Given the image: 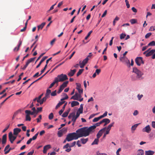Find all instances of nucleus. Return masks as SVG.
Segmentation results:
<instances>
[{"label":"nucleus","mask_w":155,"mask_h":155,"mask_svg":"<svg viewBox=\"0 0 155 155\" xmlns=\"http://www.w3.org/2000/svg\"><path fill=\"white\" fill-rule=\"evenodd\" d=\"M82 104H81L80 106V107L78 110L77 112L79 113V114H82L83 112V106Z\"/></svg>","instance_id":"21"},{"label":"nucleus","mask_w":155,"mask_h":155,"mask_svg":"<svg viewBox=\"0 0 155 155\" xmlns=\"http://www.w3.org/2000/svg\"><path fill=\"white\" fill-rule=\"evenodd\" d=\"M57 77L59 82H63L68 79L67 75L63 74L58 75Z\"/></svg>","instance_id":"4"},{"label":"nucleus","mask_w":155,"mask_h":155,"mask_svg":"<svg viewBox=\"0 0 155 155\" xmlns=\"http://www.w3.org/2000/svg\"><path fill=\"white\" fill-rule=\"evenodd\" d=\"M101 72V70L100 69H97L96 70L95 73L97 75H98Z\"/></svg>","instance_id":"60"},{"label":"nucleus","mask_w":155,"mask_h":155,"mask_svg":"<svg viewBox=\"0 0 155 155\" xmlns=\"http://www.w3.org/2000/svg\"><path fill=\"white\" fill-rule=\"evenodd\" d=\"M101 119V118L100 116L98 117H95L94 118L93 120V122H96L98 121Z\"/></svg>","instance_id":"36"},{"label":"nucleus","mask_w":155,"mask_h":155,"mask_svg":"<svg viewBox=\"0 0 155 155\" xmlns=\"http://www.w3.org/2000/svg\"><path fill=\"white\" fill-rule=\"evenodd\" d=\"M155 30V26H151L149 29V31H153Z\"/></svg>","instance_id":"57"},{"label":"nucleus","mask_w":155,"mask_h":155,"mask_svg":"<svg viewBox=\"0 0 155 155\" xmlns=\"http://www.w3.org/2000/svg\"><path fill=\"white\" fill-rule=\"evenodd\" d=\"M47 97H46L45 96L44 97L42 98V99L40 100V101H39V103H40V104L41 105L42 104L43 102L45 101L47 99Z\"/></svg>","instance_id":"26"},{"label":"nucleus","mask_w":155,"mask_h":155,"mask_svg":"<svg viewBox=\"0 0 155 155\" xmlns=\"http://www.w3.org/2000/svg\"><path fill=\"white\" fill-rule=\"evenodd\" d=\"M155 52V49H152L150 51L145 55L146 57L150 56L153 54Z\"/></svg>","instance_id":"17"},{"label":"nucleus","mask_w":155,"mask_h":155,"mask_svg":"<svg viewBox=\"0 0 155 155\" xmlns=\"http://www.w3.org/2000/svg\"><path fill=\"white\" fill-rule=\"evenodd\" d=\"M151 130V129L149 125L147 126L142 129V132H146L148 133H150Z\"/></svg>","instance_id":"11"},{"label":"nucleus","mask_w":155,"mask_h":155,"mask_svg":"<svg viewBox=\"0 0 155 155\" xmlns=\"http://www.w3.org/2000/svg\"><path fill=\"white\" fill-rule=\"evenodd\" d=\"M107 111H105V113L102 115L100 116V117L101 118L107 116Z\"/></svg>","instance_id":"55"},{"label":"nucleus","mask_w":155,"mask_h":155,"mask_svg":"<svg viewBox=\"0 0 155 155\" xmlns=\"http://www.w3.org/2000/svg\"><path fill=\"white\" fill-rule=\"evenodd\" d=\"M154 153V151L150 150L146 151L145 152V155H153Z\"/></svg>","instance_id":"22"},{"label":"nucleus","mask_w":155,"mask_h":155,"mask_svg":"<svg viewBox=\"0 0 155 155\" xmlns=\"http://www.w3.org/2000/svg\"><path fill=\"white\" fill-rule=\"evenodd\" d=\"M58 82H59V81L58 80V77H57L55 78L54 81L53 82L55 84L56 83H57Z\"/></svg>","instance_id":"50"},{"label":"nucleus","mask_w":155,"mask_h":155,"mask_svg":"<svg viewBox=\"0 0 155 155\" xmlns=\"http://www.w3.org/2000/svg\"><path fill=\"white\" fill-rule=\"evenodd\" d=\"M28 64H29L28 62H26L25 65L24 66L23 68H21V69L23 70H25Z\"/></svg>","instance_id":"62"},{"label":"nucleus","mask_w":155,"mask_h":155,"mask_svg":"<svg viewBox=\"0 0 155 155\" xmlns=\"http://www.w3.org/2000/svg\"><path fill=\"white\" fill-rule=\"evenodd\" d=\"M76 95H74L71 98V99H73L74 100H78L80 102L82 101L83 100V98H82L80 99H79L78 97H76Z\"/></svg>","instance_id":"19"},{"label":"nucleus","mask_w":155,"mask_h":155,"mask_svg":"<svg viewBox=\"0 0 155 155\" xmlns=\"http://www.w3.org/2000/svg\"><path fill=\"white\" fill-rule=\"evenodd\" d=\"M35 58V57L31 58H30V59H28L27 61V62H28L29 64L30 63L34 61Z\"/></svg>","instance_id":"37"},{"label":"nucleus","mask_w":155,"mask_h":155,"mask_svg":"<svg viewBox=\"0 0 155 155\" xmlns=\"http://www.w3.org/2000/svg\"><path fill=\"white\" fill-rule=\"evenodd\" d=\"M76 143L75 141H74L71 144V145L70 146V147H69V148L68 149H66L65 150V151L68 152H70L71 150V147H73L74 145H75Z\"/></svg>","instance_id":"18"},{"label":"nucleus","mask_w":155,"mask_h":155,"mask_svg":"<svg viewBox=\"0 0 155 155\" xmlns=\"http://www.w3.org/2000/svg\"><path fill=\"white\" fill-rule=\"evenodd\" d=\"M47 65H45V66L44 67V68H43V69H42L41 71V74H40L39 75H40L44 71H45V69H46V68H47Z\"/></svg>","instance_id":"46"},{"label":"nucleus","mask_w":155,"mask_h":155,"mask_svg":"<svg viewBox=\"0 0 155 155\" xmlns=\"http://www.w3.org/2000/svg\"><path fill=\"white\" fill-rule=\"evenodd\" d=\"M154 46H155V41H152L148 44V46L149 47Z\"/></svg>","instance_id":"32"},{"label":"nucleus","mask_w":155,"mask_h":155,"mask_svg":"<svg viewBox=\"0 0 155 155\" xmlns=\"http://www.w3.org/2000/svg\"><path fill=\"white\" fill-rule=\"evenodd\" d=\"M69 110H67V111L65 112L62 115V116L64 117H67L69 113Z\"/></svg>","instance_id":"28"},{"label":"nucleus","mask_w":155,"mask_h":155,"mask_svg":"<svg viewBox=\"0 0 155 155\" xmlns=\"http://www.w3.org/2000/svg\"><path fill=\"white\" fill-rule=\"evenodd\" d=\"M78 92L80 94H82L83 92V89L81 88L79 89H77Z\"/></svg>","instance_id":"64"},{"label":"nucleus","mask_w":155,"mask_h":155,"mask_svg":"<svg viewBox=\"0 0 155 155\" xmlns=\"http://www.w3.org/2000/svg\"><path fill=\"white\" fill-rule=\"evenodd\" d=\"M68 83V81H66L63 82V84H62V85H61V87H63V88H64L65 87L67 86V85Z\"/></svg>","instance_id":"29"},{"label":"nucleus","mask_w":155,"mask_h":155,"mask_svg":"<svg viewBox=\"0 0 155 155\" xmlns=\"http://www.w3.org/2000/svg\"><path fill=\"white\" fill-rule=\"evenodd\" d=\"M130 22L131 24H134L137 22V20L134 19H132L130 20Z\"/></svg>","instance_id":"41"},{"label":"nucleus","mask_w":155,"mask_h":155,"mask_svg":"<svg viewBox=\"0 0 155 155\" xmlns=\"http://www.w3.org/2000/svg\"><path fill=\"white\" fill-rule=\"evenodd\" d=\"M71 104V107H73L75 106L78 105L79 103L77 101H74L72 102Z\"/></svg>","instance_id":"23"},{"label":"nucleus","mask_w":155,"mask_h":155,"mask_svg":"<svg viewBox=\"0 0 155 155\" xmlns=\"http://www.w3.org/2000/svg\"><path fill=\"white\" fill-rule=\"evenodd\" d=\"M151 35L152 33L150 32L147 33L145 35V38H148Z\"/></svg>","instance_id":"49"},{"label":"nucleus","mask_w":155,"mask_h":155,"mask_svg":"<svg viewBox=\"0 0 155 155\" xmlns=\"http://www.w3.org/2000/svg\"><path fill=\"white\" fill-rule=\"evenodd\" d=\"M133 72L137 74V78H140L143 74L142 72L136 68H133Z\"/></svg>","instance_id":"3"},{"label":"nucleus","mask_w":155,"mask_h":155,"mask_svg":"<svg viewBox=\"0 0 155 155\" xmlns=\"http://www.w3.org/2000/svg\"><path fill=\"white\" fill-rule=\"evenodd\" d=\"M76 71V70L75 69L74 70L71 69L70 71L68 73V75L70 77H72L74 75Z\"/></svg>","instance_id":"15"},{"label":"nucleus","mask_w":155,"mask_h":155,"mask_svg":"<svg viewBox=\"0 0 155 155\" xmlns=\"http://www.w3.org/2000/svg\"><path fill=\"white\" fill-rule=\"evenodd\" d=\"M144 151L142 149H139L137 152L136 155H144Z\"/></svg>","instance_id":"20"},{"label":"nucleus","mask_w":155,"mask_h":155,"mask_svg":"<svg viewBox=\"0 0 155 155\" xmlns=\"http://www.w3.org/2000/svg\"><path fill=\"white\" fill-rule=\"evenodd\" d=\"M114 123V122H113L112 123L110 124L107 127V128H106V129H107V130H110L111 129V127L113 126Z\"/></svg>","instance_id":"33"},{"label":"nucleus","mask_w":155,"mask_h":155,"mask_svg":"<svg viewBox=\"0 0 155 155\" xmlns=\"http://www.w3.org/2000/svg\"><path fill=\"white\" fill-rule=\"evenodd\" d=\"M125 2L126 3L127 8H129L130 7V5L128 1L127 0H125Z\"/></svg>","instance_id":"53"},{"label":"nucleus","mask_w":155,"mask_h":155,"mask_svg":"<svg viewBox=\"0 0 155 155\" xmlns=\"http://www.w3.org/2000/svg\"><path fill=\"white\" fill-rule=\"evenodd\" d=\"M68 147H70V146H69V143H67V144H66V145H65V146H64L63 147V148L64 149H68Z\"/></svg>","instance_id":"61"},{"label":"nucleus","mask_w":155,"mask_h":155,"mask_svg":"<svg viewBox=\"0 0 155 155\" xmlns=\"http://www.w3.org/2000/svg\"><path fill=\"white\" fill-rule=\"evenodd\" d=\"M79 65L80 66V67L81 68H82L84 67L85 64H84L82 62H81V61H80L79 62Z\"/></svg>","instance_id":"45"},{"label":"nucleus","mask_w":155,"mask_h":155,"mask_svg":"<svg viewBox=\"0 0 155 155\" xmlns=\"http://www.w3.org/2000/svg\"><path fill=\"white\" fill-rule=\"evenodd\" d=\"M63 94H64V96H65V97L64 98H63L62 99H61V101H64L65 100L68 99V96L66 94L64 93Z\"/></svg>","instance_id":"38"},{"label":"nucleus","mask_w":155,"mask_h":155,"mask_svg":"<svg viewBox=\"0 0 155 155\" xmlns=\"http://www.w3.org/2000/svg\"><path fill=\"white\" fill-rule=\"evenodd\" d=\"M99 141V139L98 138L95 139L94 141L91 143V145H93L94 144H97L98 142Z\"/></svg>","instance_id":"31"},{"label":"nucleus","mask_w":155,"mask_h":155,"mask_svg":"<svg viewBox=\"0 0 155 155\" xmlns=\"http://www.w3.org/2000/svg\"><path fill=\"white\" fill-rule=\"evenodd\" d=\"M53 113H51L49 115L48 118L50 120H51L53 118Z\"/></svg>","instance_id":"51"},{"label":"nucleus","mask_w":155,"mask_h":155,"mask_svg":"<svg viewBox=\"0 0 155 155\" xmlns=\"http://www.w3.org/2000/svg\"><path fill=\"white\" fill-rule=\"evenodd\" d=\"M13 94H12L10 96H9L8 97L6 98L0 104V108L2 106V105L4 104L5 102V101L8 100V98H9L10 97H11L13 95Z\"/></svg>","instance_id":"30"},{"label":"nucleus","mask_w":155,"mask_h":155,"mask_svg":"<svg viewBox=\"0 0 155 155\" xmlns=\"http://www.w3.org/2000/svg\"><path fill=\"white\" fill-rule=\"evenodd\" d=\"M7 135L6 134H4L2 137V140L0 138V144L2 143V145H4L5 144L7 141Z\"/></svg>","instance_id":"9"},{"label":"nucleus","mask_w":155,"mask_h":155,"mask_svg":"<svg viewBox=\"0 0 155 155\" xmlns=\"http://www.w3.org/2000/svg\"><path fill=\"white\" fill-rule=\"evenodd\" d=\"M126 36V35L125 34L122 33L120 35V39H122L124 38Z\"/></svg>","instance_id":"40"},{"label":"nucleus","mask_w":155,"mask_h":155,"mask_svg":"<svg viewBox=\"0 0 155 155\" xmlns=\"http://www.w3.org/2000/svg\"><path fill=\"white\" fill-rule=\"evenodd\" d=\"M25 113L26 114V115L31 114V111L30 110H26L25 111Z\"/></svg>","instance_id":"63"},{"label":"nucleus","mask_w":155,"mask_h":155,"mask_svg":"<svg viewBox=\"0 0 155 155\" xmlns=\"http://www.w3.org/2000/svg\"><path fill=\"white\" fill-rule=\"evenodd\" d=\"M51 148V146L50 145L48 144L46 145L44 147L43 153H46L48 150Z\"/></svg>","instance_id":"12"},{"label":"nucleus","mask_w":155,"mask_h":155,"mask_svg":"<svg viewBox=\"0 0 155 155\" xmlns=\"http://www.w3.org/2000/svg\"><path fill=\"white\" fill-rule=\"evenodd\" d=\"M48 56H44L41 60V61L39 62V64L37 66L36 68H39L40 66L41 65V63L46 59L48 58Z\"/></svg>","instance_id":"16"},{"label":"nucleus","mask_w":155,"mask_h":155,"mask_svg":"<svg viewBox=\"0 0 155 155\" xmlns=\"http://www.w3.org/2000/svg\"><path fill=\"white\" fill-rule=\"evenodd\" d=\"M21 131V129L18 128H15L13 130V134L14 135H17Z\"/></svg>","instance_id":"14"},{"label":"nucleus","mask_w":155,"mask_h":155,"mask_svg":"<svg viewBox=\"0 0 155 155\" xmlns=\"http://www.w3.org/2000/svg\"><path fill=\"white\" fill-rule=\"evenodd\" d=\"M104 123L105 124L104 125V126H105L107 124H109L110 122V120L108 118H105L104 119Z\"/></svg>","instance_id":"24"},{"label":"nucleus","mask_w":155,"mask_h":155,"mask_svg":"<svg viewBox=\"0 0 155 155\" xmlns=\"http://www.w3.org/2000/svg\"><path fill=\"white\" fill-rule=\"evenodd\" d=\"M10 126V124H8L6 127H5V128L2 131L3 133H5L9 128Z\"/></svg>","instance_id":"52"},{"label":"nucleus","mask_w":155,"mask_h":155,"mask_svg":"<svg viewBox=\"0 0 155 155\" xmlns=\"http://www.w3.org/2000/svg\"><path fill=\"white\" fill-rule=\"evenodd\" d=\"M37 112H38V113L39 112H41L42 111V107H37Z\"/></svg>","instance_id":"59"},{"label":"nucleus","mask_w":155,"mask_h":155,"mask_svg":"<svg viewBox=\"0 0 155 155\" xmlns=\"http://www.w3.org/2000/svg\"><path fill=\"white\" fill-rule=\"evenodd\" d=\"M135 62L138 66H140L141 64H143L144 62L143 60V58L141 57H137L135 59Z\"/></svg>","instance_id":"5"},{"label":"nucleus","mask_w":155,"mask_h":155,"mask_svg":"<svg viewBox=\"0 0 155 155\" xmlns=\"http://www.w3.org/2000/svg\"><path fill=\"white\" fill-rule=\"evenodd\" d=\"M138 125L139 124H136L132 126L131 127V130H135Z\"/></svg>","instance_id":"39"},{"label":"nucleus","mask_w":155,"mask_h":155,"mask_svg":"<svg viewBox=\"0 0 155 155\" xmlns=\"http://www.w3.org/2000/svg\"><path fill=\"white\" fill-rule=\"evenodd\" d=\"M84 70V69H80L77 74V76L78 77L81 75Z\"/></svg>","instance_id":"34"},{"label":"nucleus","mask_w":155,"mask_h":155,"mask_svg":"<svg viewBox=\"0 0 155 155\" xmlns=\"http://www.w3.org/2000/svg\"><path fill=\"white\" fill-rule=\"evenodd\" d=\"M71 118H72L71 121L74 122H75L76 119L78 118H76L74 113H70L69 115L68 116V118L69 119H71Z\"/></svg>","instance_id":"8"},{"label":"nucleus","mask_w":155,"mask_h":155,"mask_svg":"<svg viewBox=\"0 0 155 155\" xmlns=\"http://www.w3.org/2000/svg\"><path fill=\"white\" fill-rule=\"evenodd\" d=\"M76 89L77 90L81 88V85L80 83H76Z\"/></svg>","instance_id":"48"},{"label":"nucleus","mask_w":155,"mask_h":155,"mask_svg":"<svg viewBox=\"0 0 155 155\" xmlns=\"http://www.w3.org/2000/svg\"><path fill=\"white\" fill-rule=\"evenodd\" d=\"M8 138L11 143H12L16 138V136H14L12 132H10L8 134Z\"/></svg>","instance_id":"6"},{"label":"nucleus","mask_w":155,"mask_h":155,"mask_svg":"<svg viewBox=\"0 0 155 155\" xmlns=\"http://www.w3.org/2000/svg\"><path fill=\"white\" fill-rule=\"evenodd\" d=\"M22 44V41H19V44L18 45V47L17 49V51H18L19 50L20 47Z\"/></svg>","instance_id":"56"},{"label":"nucleus","mask_w":155,"mask_h":155,"mask_svg":"<svg viewBox=\"0 0 155 155\" xmlns=\"http://www.w3.org/2000/svg\"><path fill=\"white\" fill-rule=\"evenodd\" d=\"M51 93V90L49 89H47V90L45 96L46 97H47L48 98V97L49 96V95Z\"/></svg>","instance_id":"35"},{"label":"nucleus","mask_w":155,"mask_h":155,"mask_svg":"<svg viewBox=\"0 0 155 155\" xmlns=\"http://www.w3.org/2000/svg\"><path fill=\"white\" fill-rule=\"evenodd\" d=\"M79 138L77 133L73 132L68 134L66 136V139L68 142L74 140H77Z\"/></svg>","instance_id":"2"},{"label":"nucleus","mask_w":155,"mask_h":155,"mask_svg":"<svg viewBox=\"0 0 155 155\" xmlns=\"http://www.w3.org/2000/svg\"><path fill=\"white\" fill-rule=\"evenodd\" d=\"M56 95H57V93H56V90H55L54 91L52 92L51 93V96H55Z\"/></svg>","instance_id":"54"},{"label":"nucleus","mask_w":155,"mask_h":155,"mask_svg":"<svg viewBox=\"0 0 155 155\" xmlns=\"http://www.w3.org/2000/svg\"><path fill=\"white\" fill-rule=\"evenodd\" d=\"M31 120V118L30 116L28 115H26V121H30Z\"/></svg>","instance_id":"47"},{"label":"nucleus","mask_w":155,"mask_h":155,"mask_svg":"<svg viewBox=\"0 0 155 155\" xmlns=\"http://www.w3.org/2000/svg\"><path fill=\"white\" fill-rule=\"evenodd\" d=\"M92 55V54L88 55L87 57L82 62L85 65L87 63L89 59L91 58Z\"/></svg>","instance_id":"13"},{"label":"nucleus","mask_w":155,"mask_h":155,"mask_svg":"<svg viewBox=\"0 0 155 155\" xmlns=\"http://www.w3.org/2000/svg\"><path fill=\"white\" fill-rule=\"evenodd\" d=\"M95 126H91L89 127H84L78 129L76 131L79 138L86 137L89 135L90 133L95 129Z\"/></svg>","instance_id":"1"},{"label":"nucleus","mask_w":155,"mask_h":155,"mask_svg":"<svg viewBox=\"0 0 155 155\" xmlns=\"http://www.w3.org/2000/svg\"><path fill=\"white\" fill-rule=\"evenodd\" d=\"M120 60L121 62L127 64H129L130 63L129 60L125 56L120 57Z\"/></svg>","instance_id":"7"},{"label":"nucleus","mask_w":155,"mask_h":155,"mask_svg":"<svg viewBox=\"0 0 155 155\" xmlns=\"http://www.w3.org/2000/svg\"><path fill=\"white\" fill-rule=\"evenodd\" d=\"M45 22H43L40 25H38V31H39L40 29H42L44 26L45 25Z\"/></svg>","instance_id":"25"},{"label":"nucleus","mask_w":155,"mask_h":155,"mask_svg":"<svg viewBox=\"0 0 155 155\" xmlns=\"http://www.w3.org/2000/svg\"><path fill=\"white\" fill-rule=\"evenodd\" d=\"M45 54V53H44L42 54H41L38 57V59H37V60L35 61V63L37 62V61H38L40 58Z\"/></svg>","instance_id":"58"},{"label":"nucleus","mask_w":155,"mask_h":155,"mask_svg":"<svg viewBox=\"0 0 155 155\" xmlns=\"http://www.w3.org/2000/svg\"><path fill=\"white\" fill-rule=\"evenodd\" d=\"M93 32V31L92 30L90 31L88 33L87 35L85 38V40L87 39L90 36L91 33Z\"/></svg>","instance_id":"43"},{"label":"nucleus","mask_w":155,"mask_h":155,"mask_svg":"<svg viewBox=\"0 0 155 155\" xmlns=\"http://www.w3.org/2000/svg\"><path fill=\"white\" fill-rule=\"evenodd\" d=\"M80 140H81V143L82 144H85L88 141V138H87L86 139L81 138L80 139Z\"/></svg>","instance_id":"27"},{"label":"nucleus","mask_w":155,"mask_h":155,"mask_svg":"<svg viewBox=\"0 0 155 155\" xmlns=\"http://www.w3.org/2000/svg\"><path fill=\"white\" fill-rule=\"evenodd\" d=\"M63 134V132L61 130H59L58 132V137H61L62 136Z\"/></svg>","instance_id":"44"},{"label":"nucleus","mask_w":155,"mask_h":155,"mask_svg":"<svg viewBox=\"0 0 155 155\" xmlns=\"http://www.w3.org/2000/svg\"><path fill=\"white\" fill-rule=\"evenodd\" d=\"M106 127H105L100 130L97 134V138L99 139L102 135L103 133L105 131Z\"/></svg>","instance_id":"10"},{"label":"nucleus","mask_w":155,"mask_h":155,"mask_svg":"<svg viewBox=\"0 0 155 155\" xmlns=\"http://www.w3.org/2000/svg\"><path fill=\"white\" fill-rule=\"evenodd\" d=\"M39 132L37 133L31 138L32 140H36L37 138V136L38 135Z\"/></svg>","instance_id":"42"}]
</instances>
